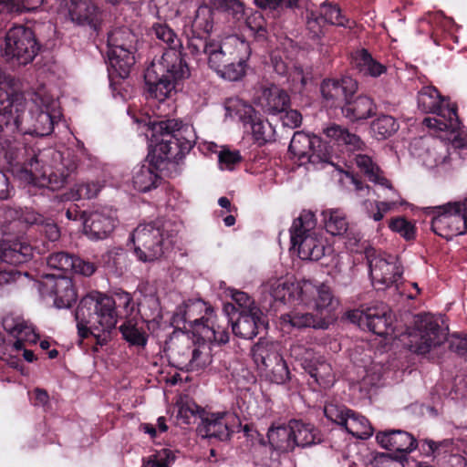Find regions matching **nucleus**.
<instances>
[{
  "label": "nucleus",
  "mask_w": 467,
  "mask_h": 467,
  "mask_svg": "<svg viewBox=\"0 0 467 467\" xmlns=\"http://www.w3.org/2000/svg\"><path fill=\"white\" fill-rule=\"evenodd\" d=\"M26 109V98L13 87V80L0 81V166L12 171L29 185L56 191L62 188L78 167L69 152L48 150L36 153L27 149L20 125ZM6 175L0 171V200L11 196Z\"/></svg>",
  "instance_id": "f257e3e1"
},
{
  "label": "nucleus",
  "mask_w": 467,
  "mask_h": 467,
  "mask_svg": "<svg viewBox=\"0 0 467 467\" xmlns=\"http://www.w3.org/2000/svg\"><path fill=\"white\" fill-rule=\"evenodd\" d=\"M123 307L127 314L133 310L132 296L119 290L115 298L100 292H91L81 298L75 312L78 336L86 338L89 335L99 339V333H109L117 324L116 306Z\"/></svg>",
  "instance_id": "f03ea898"
},
{
  "label": "nucleus",
  "mask_w": 467,
  "mask_h": 467,
  "mask_svg": "<svg viewBox=\"0 0 467 467\" xmlns=\"http://www.w3.org/2000/svg\"><path fill=\"white\" fill-rule=\"evenodd\" d=\"M182 49L166 48L161 57L147 67L144 78L149 97L163 104L175 93L180 81L190 76Z\"/></svg>",
  "instance_id": "7ed1b4c3"
},
{
  "label": "nucleus",
  "mask_w": 467,
  "mask_h": 467,
  "mask_svg": "<svg viewBox=\"0 0 467 467\" xmlns=\"http://www.w3.org/2000/svg\"><path fill=\"white\" fill-rule=\"evenodd\" d=\"M418 109L423 113L435 114L423 119V124L434 131L450 130L452 143L461 148L467 145V132L461 129V121L457 115V107L451 104L432 86L423 87L417 96Z\"/></svg>",
  "instance_id": "20e7f679"
},
{
  "label": "nucleus",
  "mask_w": 467,
  "mask_h": 467,
  "mask_svg": "<svg viewBox=\"0 0 467 467\" xmlns=\"http://www.w3.org/2000/svg\"><path fill=\"white\" fill-rule=\"evenodd\" d=\"M410 351L425 356L431 355L447 340V333L433 317L419 316L415 327L408 334ZM449 348L462 357H467V336L452 335L448 338Z\"/></svg>",
  "instance_id": "39448f33"
},
{
  "label": "nucleus",
  "mask_w": 467,
  "mask_h": 467,
  "mask_svg": "<svg viewBox=\"0 0 467 467\" xmlns=\"http://www.w3.org/2000/svg\"><path fill=\"white\" fill-rule=\"evenodd\" d=\"M289 233L291 249L302 260L318 261L330 250L311 211H302L293 221Z\"/></svg>",
  "instance_id": "423d86ee"
},
{
  "label": "nucleus",
  "mask_w": 467,
  "mask_h": 467,
  "mask_svg": "<svg viewBox=\"0 0 467 467\" xmlns=\"http://www.w3.org/2000/svg\"><path fill=\"white\" fill-rule=\"evenodd\" d=\"M136 36L128 27H119L108 35L109 78L115 89V78L125 79L135 64Z\"/></svg>",
  "instance_id": "0eeeda50"
},
{
  "label": "nucleus",
  "mask_w": 467,
  "mask_h": 467,
  "mask_svg": "<svg viewBox=\"0 0 467 467\" xmlns=\"http://www.w3.org/2000/svg\"><path fill=\"white\" fill-rule=\"evenodd\" d=\"M130 240L136 257L143 263L160 258L169 243L164 225L159 221L139 224L132 232Z\"/></svg>",
  "instance_id": "6e6552de"
},
{
  "label": "nucleus",
  "mask_w": 467,
  "mask_h": 467,
  "mask_svg": "<svg viewBox=\"0 0 467 467\" xmlns=\"http://www.w3.org/2000/svg\"><path fill=\"white\" fill-rule=\"evenodd\" d=\"M40 49L34 32L24 26H15L5 34L3 56L19 65L31 63Z\"/></svg>",
  "instance_id": "1a4fd4ad"
},
{
  "label": "nucleus",
  "mask_w": 467,
  "mask_h": 467,
  "mask_svg": "<svg viewBox=\"0 0 467 467\" xmlns=\"http://www.w3.org/2000/svg\"><path fill=\"white\" fill-rule=\"evenodd\" d=\"M459 207V204L447 202L427 208L428 213L432 215L431 229L436 234L450 240L466 232V219L460 213Z\"/></svg>",
  "instance_id": "9d476101"
},
{
  "label": "nucleus",
  "mask_w": 467,
  "mask_h": 467,
  "mask_svg": "<svg viewBox=\"0 0 467 467\" xmlns=\"http://www.w3.org/2000/svg\"><path fill=\"white\" fill-rule=\"evenodd\" d=\"M289 151L297 158L301 164L313 165L328 163L331 159L330 150L320 137L304 131H296L291 139Z\"/></svg>",
  "instance_id": "9b49d317"
},
{
  "label": "nucleus",
  "mask_w": 467,
  "mask_h": 467,
  "mask_svg": "<svg viewBox=\"0 0 467 467\" xmlns=\"http://www.w3.org/2000/svg\"><path fill=\"white\" fill-rule=\"evenodd\" d=\"M369 275L373 286L384 290L392 285L398 286L403 270L397 257L387 254H368Z\"/></svg>",
  "instance_id": "f8f14e48"
},
{
  "label": "nucleus",
  "mask_w": 467,
  "mask_h": 467,
  "mask_svg": "<svg viewBox=\"0 0 467 467\" xmlns=\"http://www.w3.org/2000/svg\"><path fill=\"white\" fill-rule=\"evenodd\" d=\"M207 57L209 67L216 71L222 68L226 62L248 54L251 49L249 43L237 35H229L220 41L213 39L209 47Z\"/></svg>",
  "instance_id": "ddd939ff"
},
{
  "label": "nucleus",
  "mask_w": 467,
  "mask_h": 467,
  "mask_svg": "<svg viewBox=\"0 0 467 467\" xmlns=\"http://www.w3.org/2000/svg\"><path fill=\"white\" fill-rule=\"evenodd\" d=\"M43 298H52L57 308H68L77 300L72 280L63 275H46L38 284Z\"/></svg>",
  "instance_id": "4468645a"
},
{
  "label": "nucleus",
  "mask_w": 467,
  "mask_h": 467,
  "mask_svg": "<svg viewBox=\"0 0 467 467\" xmlns=\"http://www.w3.org/2000/svg\"><path fill=\"white\" fill-rule=\"evenodd\" d=\"M301 303L302 306L313 308L319 317H328L332 322V311L337 307V301L335 299L331 289L322 284L317 285L309 280L302 281Z\"/></svg>",
  "instance_id": "2eb2a0df"
},
{
  "label": "nucleus",
  "mask_w": 467,
  "mask_h": 467,
  "mask_svg": "<svg viewBox=\"0 0 467 467\" xmlns=\"http://www.w3.org/2000/svg\"><path fill=\"white\" fill-rule=\"evenodd\" d=\"M60 11L78 26H89L98 31L102 20L103 11L92 0H61Z\"/></svg>",
  "instance_id": "dca6fc26"
},
{
  "label": "nucleus",
  "mask_w": 467,
  "mask_h": 467,
  "mask_svg": "<svg viewBox=\"0 0 467 467\" xmlns=\"http://www.w3.org/2000/svg\"><path fill=\"white\" fill-rule=\"evenodd\" d=\"M348 317L359 327H367L372 333L386 337L392 331V316L388 306L380 304L368 307L365 311L354 310L348 314Z\"/></svg>",
  "instance_id": "f3484780"
},
{
  "label": "nucleus",
  "mask_w": 467,
  "mask_h": 467,
  "mask_svg": "<svg viewBox=\"0 0 467 467\" xmlns=\"http://www.w3.org/2000/svg\"><path fill=\"white\" fill-rule=\"evenodd\" d=\"M35 109H30V117L34 119L33 132L37 136H47L54 129L57 116L54 109L57 102L49 96L36 93L32 98Z\"/></svg>",
  "instance_id": "a211bd4d"
},
{
  "label": "nucleus",
  "mask_w": 467,
  "mask_h": 467,
  "mask_svg": "<svg viewBox=\"0 0 467 467\" xmlns=\"http://www.w3.org/2000/svg\"><path fill=\"white\" fill-rule=\"evenodd\" d=\"M236 114L244 127L251 130L254 140L263 145L275 138V129L272 124L264 119L251 106L244 102H238L236 105Z\"/></svg>",
  "instance_id": "6ab92c4d"
},
{
  "label": "nucleus",
  "mask_w": 467,
  "mask_h": 467,
  "mask_svg": "<svg viewBox=\"0 0 467 467\" xmlns=\"http://www.w3.org/2000/svg\"><path fill=\"white\" fill-rule=\"evenodd\" d=\"M117 216L113 210L103 208L88 213L83 223L84 234L90 240L108 238L117 225Z\"/></svg>",
  "instance_id": "aec40b11"
},
{
  "label": "nucleus",
  "mask_w": 467,
  "mask_h": 467,
  "mask_svg": "<svg viewBox=\"0 0 467 467\" xmlns=\"http://www.w3.org/2000/svg\"><path fill=\"white\" fill-rule=\"evenodd\" d=\"M321 94L329 107H343L358 90V82L346 76L340 79L328 78L321 83Z\"/></svg>",
  "instance_id": "412c9836"
},
{
  "label": "nucleus",
  "mask_w": 467,
  "mask_h": 467,
  "mask_svg": "<svg viewBox=\"0 0 467 467\" xmlns=\"http://www.w3.org/2000/svg\"><path fill=\"white\" fill-rule=\"evenodd\" d=\"M302 281L294 283L286 278H271L262 285L264 294H268L275 301L284 304L300 305Z\"/></svg>",
  "instance_id": "4be33fe9"
},
{
  "label": "nucleus",
  "mask_w": 467,
  "mask_h": 467,
  "mask_svg": "<svg viewBox=\"0 0 467 467\" xmlns=\"http://www.w3.org/2000/svg\"><path fill=\"white\" fill-rule=\"evenodd\" d=\"M254 104L265 113L275 115L286 110L290 105L288 94L276 85L262 87L254 99Z\"/></svg>",
  "instance_id": "5701e85b"
},
{
  "label": "nucleus",
  "mask_w": 467,
  "mask_h": 467,
  "mask_svg": "<svg viewBox=\"0 0 467 467\" xmlns=\"http://www.w3.org/2000/svg\"><path fill=\"white\" fill-rule=\"evenodd\" d=\"M213 312V307L208 306L203 300L199 298L189 299L176 307L172 316V322L177 326L188 323L192 329V335H194L195 321L204 323L205 317L211 316Z\"/></svg>",
  "instance_id": "b1692460"
},
{
  "label": "nucleus",
  "mask_w": 467,
  "mask_h": 467,
  "mask_svg": "<svg viewBox=\"0 0 467 467\" xmlns=\"http://www.w3.org/2000/svg\"><path fill=\"white\" fill-rule=\"evenodd\" d=\"M302 350L303 348L299 345L291 348L292 355L303 360L304 368L320 387L324 389L332 387L335 383V374L331 365L323 358L309 360L307 357L300 358Z\"/></svg>",
  "instance_id": "393cba45"
},
{
  "label": "nucleus",
  "mask_w": 467,
  "mask_h": 467,
  "mask_svg": "<svg viewBox=\"0 0 467 467\" xmlns=\"http://www.w3.org/2000/svg\"><path fill=\"white\" fill-rule=\"evenodd\" d=\"M196 322L194 337H200L203 341L212 345L226 344L229 341L230 336L227 330L229 320L223 319V324L220 322L217 317L213 314L205 317L204 323Z\"/></svg>",
  "instance_id": "a878e982"
},
{
  "label": "nucleus",
  "mask_w": 467,
  "mask_h": 467,
  "mask_svg": "<svg viewBox=\"0 0 467 467\" xmlns=\"http://www.w3.org/2000/svg\"><path fill=\"white\" fill-rule=\"evenodd\" d=\"M2 325L6 332L16 338L13 344L16 350L23 349L26 342L36 344L39 338L33 325L21 317L7 315L3 318Z\"/></svg>",
  "instance_id": "bb28decb"
},
{
  "label": "nucleus",
  "mask_w": 467,
  "mask_h": 467,
  "mask_svg": "<svg viewBox=\"0 0 467 467\" xmlns=\"http://www.w3.org/2000/svg\"><path fill=\"white\" fill-rule=\"evenodd\" d=\"M196 340L189 333L182 331H174L166 342L167 348L170 351V357L175 362V366L181 369H185L189 365V359L192 356V348Z\"/></svg>",
  "instance_id": "cd10ccee"
},
{
  "label": "nucleus",
  "mask_w": 467,
  "mask_h": 467,
  "mask_svg": "<svg viewBox=\"0 0 467 467\" xmlns=\"http://www.w3.org/2000/svg\"><path fill=\"white\" fill-rule=\"evenodd\" d=\"M226 416V412L203 413L197 427L199 435L202 438L227 440L230 437V431L225 420Z\"/></svg>",
  "instance_id": "c85d7f7f"
},
{
  "label": "nucleus",
  "mask_w": 467,
  "mask_h": 467,
  "mask_svg": "<svg viewBox=\"0 0 467 467\" xmlns=\"http://www.w3.org/2000/svg\"><path fill=\"white\" fill-rule=\"evenodd\" d=\"M263 313L259 307L252 310L240 311L239 317L232 324L233 333L241 338L252 339L258 334L260 327L264 326Z\"/></svg>",
  "instance_id": "c756f323"
},
{
  "label": "nucleus",
  "mask_w": 467,
  "mask_h": 467,
  "mask_svg": "<svg viewBox=\"0 0 467 467\" xmlns=\"http://www.w3.org/2000/svg\"><path fill=\"white\" fill-rule=\"evenodd\" d=\"M376 440L382 448L398 452H410L417 447L416 439L410 433L400 430L379 432Z\"/></svg>",
  "instance_id": "7c9ffc66"
},
{
  "label": "nucleus",
  "mask_w": 467,
  "mask_h": 467,
  "mask_svg": "<svg viewBox=\"0 0 467 467\" xmlns=\"http://www.w3.org/2000/svg\"><path fill=\"white\" fill-rule=\"evenodd\" d=\"M170 130L176 137V141L181 152L184 156L188 153L195 143V134L193 128L190 125H184L182 121L176 119L161 120L155 126V130Z\"/></svg>",
  "instance_id": "2f4dec72"
},
{
  "label": "nucleus",
  "mask_w": 467,
  "mask_h": 467,
  "mask_svg": "<svg viewBox=\"0 0 467 467\" xmlns=\"http://www.w3.org/2000/svg\"><path fill=\"white\" fill-rule=\"evenodd\" d=\"M296 306H298V305ZM281 319L283 322L288 323L296 328L313 327L315 329H327L330 325L328 317H319L317 314L313 315L298 307L282 315Z\"/></svg>",
  "instance_id": "473e14b6"
},
{
  "label": "nucleus",
  "mask_w": 467,
  "mask_h": 467,
  "mask_svg": "<svg viewBox=\"0 0 467 467\" xmlns=\"http://www.w3.org/2000/svg\"><path fill=\"white\" fill-rule=\"evenodd\" d=\"M376 109L373 99L368 96L348 99L341 109L344 117L351 121L367 119L376 114Z\"/></svg>",
  "instance_id": "72a5a7b5"
},
{
  "label": "nucleus",
  "mask_w": 467,
  "mask_h": 467,
  "mask_svg": "<svg viewBox=\"0 0 467 467\" xmlns=\"http://www.w3.org/2000/svg\"><path fill=\"white\" fill-rule=\"evenodd\" d=\"M32 255L33 248L26 242L6 243L0 241V263L20 265L29 261Z\"/></svg>",
  "instance_id": "f704fd0d"
},
{
  "label": "nucleus",
  "mask_w": 467,
  "mask_h": 467,
  "mask_svg": "<svg viewBox=\"0 0 467 467\" xmlns=\"http://www.w3.org/2000/svg\"><path fill=\"white\" fill-rule=\"evenodd\" d=\"M353 153V161L371 182L391 189L390 182L384 176L382 170L370 155L362 153V150H356Z\"/></svg>",
  "instance_id": "c9c22d12"
},
{
  "label": "nucleus",
  "mask_w": 467,
  "mask_h": 467,
  "mask_svg": "<svg viewBox=\"0 0 467 467\" xmlns=\"http://www.w3.org/2000/svg\"><path fill=\"white\" fill-rule=\"evenodd\" d=\"M251 351L253 359L261 372L282 358L277 344L262 338L254 344Z\"/></svg>",
  "instance_id": "e433bc0d"
},
{
  "label": "nucleus",
  "mask_w": 467,
  "mask_h": 467,
  "mask_svg": "<svg viewBox=\"0 0 467 467\" xmlns=\"http://www.w3.org/2000/svg\"><path fill=\"white\" fill-rule=\"evenodd\" d=\"M324 134L337 145H345L349 151L354 152L366 149V144L358 135L350 133L348 129L340 125L330 124L324 129Z\"/></svg>",
  "instance_id": "4c0bfd02"
},
{
  "label": "nucleus",
  "mask_w": 467,
  "mask_h": 467,
  "mask_svg": "<svg viewBox=\"0 0 467 467\" xmlns=\"http://www.w3.org/2000/svg\"><path fill=\"white\" fill-rule=\"evenodd\" d=\"M293 450L296 447H308L319 441L317 429L302 420H292L289 421Z\"/></svg>",
  "instance_id": "58836bf2"
},
{
  "label": "nucleus",
  "mask_w": 467,
  "mask_h": 467,
  "mask_svg": "<svg viewBox=\"0 0 467 467\" xmlns=\"http://www.w3.org/2000/svg\"><path fill=\"white\" fill-rule=\"evenodd\" d=\"M161 180V178L157 172V168L151 163H143L133 169L132 183L139 192H147L156 188Z\"/></svg>",
  "instance_id": "ea45409f"
},
{
  "label": "nucleus",
  "mask_w": 467,
  "mask_h": 467,
  "mask_svg": "<svg viewBox=\"0 0 467 467\" xmlns=\"http://www.w3.org/2000/svg\"><path fill=\"white\" fill-rule=\"evenodd\" d=\"M352 65L364 76L378 78L386 72V67L375 60L367 49H358L352 54Z\"/></svg>",
  "instance_id": "a19ab883"
},
{
  "label": "nucleus",
  "mask_w": 467,
  "mask_h": 467,
  "mask_svg": "<svg viewBox=\"0 0 467 467\" xmlns=\"http://www.w3.org/2000/svg\"><path fill=\"white\" fill-rule=\"evenodd\" d=\"M220 15L227 16L219 9L214 11L207 4L201 5L192 21V31L197 34L211 33L213 30L215 20Z\"/></svg>",
  "instance_id": "79ce46f5"
},
{
  "label": "nucleus",
  "mask_w": 467,
  "mask_h": 467,
  "mask_svg": "<svg viewBox=\"0 0 467 467\" xmlns=\"http://www.w3.org/2000/svg\"><path fill=\"white\" fill-rule=\"evenodd\" d=\"M212 360L211 345L200 337H196V343L192 348L189 365L186 366L185 369L188 371L203 369L212 363Z\"/></svg>",
  "instance_id": "37998d69"
},
{
  "label": "nucleus",
  "mask_w": 467,
  "mask_h": 467,
  "mask_svg": "<svg viewBox=\"0 0 467 467\" xmlns=\"http://www.w3.org/2000/svg\"><path fill=\"white\" fill-rule=\"evenodd\" d=\"M343 427L349 434L361 440H366L373 434V428L368 419L352 410Z\"/></svg>",
  "instance_id": "c03bdc74"
},
{
  "label": "nucleus",
  "mask_w": 467,
  "mask_h": 467,
  "mask_svg": "<svg viewBox=\"0 0 467 467\" xmlns=\"http://www.w3.org/2000/svg\"><path fill=\"white\" fill-rule=\"evenodd\" d=\"M251 56V49L248 50V54L244 57H238L234 60L226 62L222 68H219L215 72L222 78L237 81L240 80L244 75L247 68V61Z\"/></svg>",
  "instance_id": "a18cd8bd"
},
{
  "label": "nucleus",
  "mask_w": 467,
  "mask_h": 467,
  "mask_svg": "<svg viewBox=\"0 0 467 467\" xmlns=\"http://www.w3.org/2000/svg\"><path fill=\"white\" fill-rule=\"evenodd\" d=\"M267 439L274 450L283 452L293 451L289 423L271 427L267 432Z\"/></svg>",
  "instance_id": "49530a36"
},
{
  "label": "nucleus",
  "mask_w": 467,
  "mask_h": 467,
  "mask_svg": "<svg viewBox=\"0 0 467 467\" xmlns=\"http://www.w3.org/2000/svg\"><path fill=\"white\" fill-rule=\"evenodd\" d=\"M325 228L332 235H341L345 234L348 227V223L345 213L340 209H328L322 213Z\"/></svg>",
  "instance_id": "de8ad7c7"
},
{
  "label": "nucleus",
  "mask_w": 467,
  "mask_h": 467,
  "mask_svg": "<svg viewBox=\"0 0 467 467\" xmlns=\"http://www.w3.org/2000/svg\"><path fill=\"white\" fill-rule=\"evenodd\" d=\"M151 36L167 46V48H182V43L175 31L166 23H153L150 28Z\"/></svg>",
  "instance_id": "09e8293b"
},
{
  "label": "nucleus",
  "mask_w": 467,
  "mask_h": 467,
  "mask_svg": "<svg viewBox=\"0 0 467 467\" xmlns=\"http://www.w3.org/2000/svg\"><path fill=\"white\" fill-rule=\"evenodd\" d=\"M370 128L377 140H385L399 130V124L393 117L381 115L372 121Z\"/></svg>",
  "instance_id": "8fccbe9b"
},
{
  "label": "nucleus",
  "mask_w": 467,
  "mask_h": 467,
  "mask_svg": "<svg viewBox=\"0 0 467 467\" xmlns=\"http://www.w3.org/2000/svg\"><path fill=\"white\" fill-rule=\"evenodd\" d=\"M390 190L392 191L393 195L397 197V199H392L390 201H376L374 202L375 212L370 211L369 207H368V206L372 207V205H373L372 202H370L368 201L364 202V206L366 208L367 214L373 221H375V222L381 221L387 213L393 210L399 204L401 205L403 203L402 202H399V200H398L400 197L399 193L395 190H393L392 187Z\"/></svg>",
  "instance_id": "3c124183"
},
{
  "label": "nucleus",
  "mask_w": 467,
  "mask_h": 467,
  "mask_svg": "<svg viewBox=\"0 0 467 467\" xmlns=\"http://www.w3.org/2000/svg\"><path fill=\"white\" fill-rule=\"evenodd\" d=\"M318 12L325 23L343 27L350 26L349 20L342 15L336 5L324 3L320 5Z\"/></svg>",
  "instance_id": "603ef678"
},
{
  "label": "nucleus",
  "mask_w": 467,
  "mask_h": 467,
  "mask_svg": "<svg viewBox=\"0 0 467 467\" xmlns=\"http://www.w3.org/2000/svg\"><path fill=\"white\" fill-rule=\"evenodd\" d=\"M221 10L223 13L229 15L234 21L241 20L244 16V4L239 0H203Z\"/></svg>",
  "instance_id": "864d4df0"
},
{
  "label": "nucleus",
  "mask_w": 467,
  "mask_h": 467,
  "mask_svg": "<svg viewBox=\"0 0 467 467\" xmlns=\"http://www.w3.org/2000/svg\"><path fill=\"white\" fill-rule=\"evenodd\" d=\"M103 184L99 182H87L77 184L75 189L70 192V199H91L96 197L103 188Z\"/></svg>",
  "instance_id": "5fc2aeb1"
},
{
  "label": "nucleus",
  "mask_w": 467,
  "mask_h": 467,
  "mask_svg": "<svg viewBox=\"0 0 467 467\" xmlns=\"http://www.w3.org/2000/svg\"><path fill=\"white\" fill-rule=\"evenodd\" d=\"M265 376L275 384H283L289 379V369L283 357L280 360L273 363L267 369L262 371Z\"/></svg>",
  "instance_id": "6e6d98bb"
},
{
  "label": "nucleus",
  "mask_w": 467,
  "mask_h": 467,
  "mask_svg": "<svg viewBox=\"0 0 467 467\" xmlns=\"http://www.w3.org/2000/svg\"><path fill=\"white\" fill-rule=\"evenodd\" d=\"M119 330L123 337L131 345L144 347L147 344V335L136 326L125 323L120 326Z\"/></svg>",
  "instance_id": "4d7b16f0"
},
{
  "label": "nucleus",
  "mask_w": 467,
  "mask_h": 467,
  "mask_svg": "<svg viewBox=\"0 0 467 467\" xmlns=\"http://www.w3.org/2000/svg\"><path fill=\"white\" fill-rule=\"evenodd\" d=\"M213 39H206L192 31V36H188L187 47L192 56L198 57L204 54L207 57L209 56V47L212 45Z\"/></svg>",
  "instance_id": "13d9d810"
},
{
  "label": "nucleus",
  "mask_w": 467,
  "mask_h": 467,
  "mask_svg": "<svg viewBox=\"0 0 467 467\" xmlns=\"http://www.w3.org/2000/svg\"><path fill=\"white\" fill-rule=\"evenodd\" d=\"M74 262V256L65 252H57L51 254L47 260V264L50 268L67 273L70 271Z\"/></svg>",
  "instance_id": "bf43d9fd"
},
{
  "label": "nucleus",
  "mask_w": 467,
  "mask_h": 467,
  "mask_svg": "<svg viewBox=\"0 0 467 467\" xmlns=\"http://www.w3.org/2000/svg\"><path fill=\"white\" fill-rule=\"evenodd\" d=\"M351 410L343 405L327 403L324 407V414L330 421L344 426L345 420L348 417Z\"/></svg>",
  "instance_id": "052dcab7"
},
{
  "label": "nucleus",
  "mask_w": 467,
  "mask_h": 467,
  "mask_svg": "<svg viewBox=\"0 0 467 467\" xmlns=\"http://www.w3.org/2000/svg\"><path fill=\"white\" fill-rule=\"evenodd\" d=\"M389 227L391 231L400 234L406 240L415 238L416 229L414 224L404 217H396L389 221Z\"/></svg>",
  "instance_id": "680f3d73"
},
{
  "label": "nucleus",
  "mask_w": 467,
  "mask_h": 467,
  "mask_svg": "<svg viewBox=\"0 0 467 467\" xmlns=\"http://www.w3.org/2000/svg\"><path fill=\"white\" fill-rule=\"evenodd\" d=\"M175 454L170 449H161L150 455L143 467H169L175 461Z\"/></svg>",
  "instance_id": "e2e57ef3"
},
{
  "label": "nucleus",
  "mask_w": 467,
  "mask_h": 467,
  "mask_svg": "<svg viewBox=\"0 0 467 467\" xmlns=\"http://www.w3.org/2000/svg\"><path fill=\"white\" fill-rule=\"evenodd\" d=\"M126 253L120 247L109 249L101 256V263L109 269H117L125 262Z\"/></svg>",
  "instance_id": "0e129e2a"
},
{
  "label": "nucleus",
  "mask_w": 467,
  "mask_h": 467,
  "mask_svg": "<svg viewBox=\"0 0 467 467\" xmlns=\"http://www.w3.org/2000/svg\"><path fill=\"white\" fill-rule=\"evenodd\" d=\"M157 123L153 124V136L156 137L155 140L157 142L156 144V150L160 153V158L161 160H167L171 161V146H169V143H171V140H169V131L168 130H155V126Z\"/></svg>",
  "instance_id": "69168bd1"
},
{
  "label": "nucleus",
  "mask_w": 467,
  "mask_h": 467,
  "mask_svg": "<svg viewBox=\"0 0 467 467\" xmlns=\"http://www.w3.org/2000/svg\"><path fill=\"white\" fill-rule=\"evenodd\" d=\"M238 150H222L218 154V163L221 170L233 171L241 161Z\"/></svg>",
  "instance_id": "338daca9"
},
{
  "label": "nucleus",
  "mask_w": 467,
  "mask_h": 467,
  "mask_svg": "<svg viewBox=\"0 0 467 467\" xmlns=\"http://www.w3.org/2000/svg\"><path fill=\"white\" fill-rule=\"evenodd\" d=\"M227 294L240 307V311L248 312V310H252L254 307H258L254 299L245 292L239 291L234 288H229L227 290Z\"/></svg>",
  "instance_id": "774afa93"
}]
</instances>
